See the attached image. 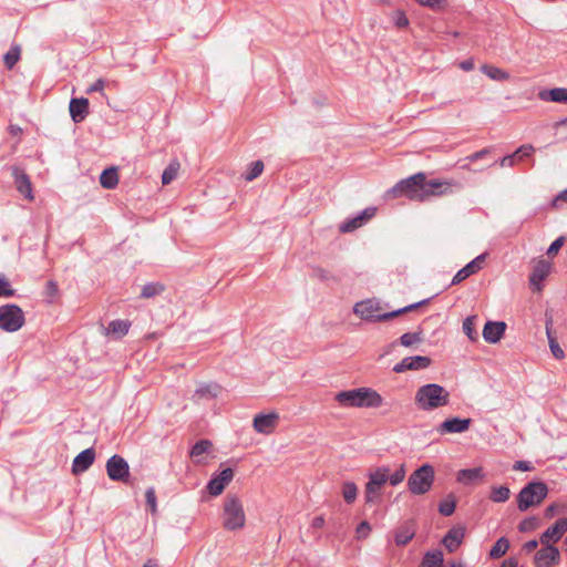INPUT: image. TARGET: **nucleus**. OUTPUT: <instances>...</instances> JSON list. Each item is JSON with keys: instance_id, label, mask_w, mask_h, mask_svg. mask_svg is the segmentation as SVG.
Returning <instances> with one entry per match:
<instances>
[{"instance_id": "obj_1", "label": "nucleus", "mask_w": 567, "mask_h": 567, "mask_svg": "<svg viewBox=\"0 0 567 567\" xmlns=\"http://www.w3.org/2000/svg\"><path fill=\"white\" fill-rule=\"evenodd\" d=\"M334 400L343 408H380L383 398L371 388H358L340 391Z\"/></svg>"}, {"instance_id": "obj_2", "label": "nucleus", "mask_w": 567, "mask_h": 567, "mask_svg": "<svg viewBox=\"0 0 567 567\" xmlns=\"http://www.w3.org/2000/svg\"><path fill=\"white\" fill-rule=\"evenodd\" d=\"M414 403L421 411H434L450 403V392L437 383H427L416 390Z\"/></svg>"}, {"instance_id": "obj_3", "label": "nucleus", "mask_w": 567, "mask_h": 567, "mask_svg": "<svg viewBox=\"0 0 567 567\" xmlns=\"http://www.w3.org/2000/svg\"><path fill=\"white\" fill-rule=\"evenodd\" d=\"M425 302H426V300H423V301L403 307V308L394 310V311L381 313L380 312L381 307H380L379 302H377L372 299H367V300L357 302L353 307V312L358 317H360L362 320L370 321V322H381V321H386L394 317H398L401 313L411 311L412 309H415L416 307H419Z\"/></svg>"}, {"instance_id": "obj_4", "label": "nucleus", "mask_w": 567, "mask_h": 567, "mask_svg": "<svg viewBox=\"0 0 567 567\" xmlns=\"http://www.w3.org/2000/svg\"><path fill=\"white\" fill-rule=\"evenodd\" d=\"M425 182L426 177L424 173L414 174L396 183L391 189L388 190V196L391 198L405 196L411 200L425 202L427 200Z\"/></svg>"}, {"instance_id": "obj_5", "label": "nucleus", "mask_w": 567, "mask_h": 567, "mask_svg": "<svg viewBox=\"0 0 567 567\" xmlns=\"http://www.w3.org/2000/svg\"><path fill=\"white\" fill-rule=\"evenodd\" d=\"M223 526L227 530L241 529L246 523V515L241 501L237 495L228 494L224 499Z\"/></svg>"}, {"instance_id": "obj_6", "label": "nucleus", "mask_w": 567, "mask_h": 567, "mask_svg": "<svg viewBox=\"0 0 567 567\" xmlns=\"http://www.w3.org/2000/svg\"><path fill=\"white\" fill-rule=\"evenodd\" d=\"M548 486L544 482H529L517 495V508L526 512L530 507L538 506L548 495Z\"/></svg>"}, {"instance_id": "obj_7", "label": "nucleus", "mask_w": 567, "mask_h": 567, "mask_svg": "<svg viewBox=\"0 0 567 567\" xmlns=\"http://www.w3.org/2000/svg\"><path fill=\"white\" fill-rule=\"evenodd\" d=\"M434 483V470L430 464H424L415 470L408 480V486L412 494L423 495L429 492Z\"/></svg>"}, {"instance_id": "obj_8", "label": "nucleus", "mask_w": 567, "mask_h": 567, "mask_svg": "<svg viewBox=\"0 0 567 567\" xmlns=\"http://www.w3.org/2000/svg\"><path fill=\"white\" fill-rule=\"evenodd\" d=\"M25 322L24 312L13 303L0 307V329L7 332L20 330Z\"/></svg>"}, {"instance_id": "obj_9", "label": "nucleus", "mask_w": 567, "mask_h": 567, "mask_svg": "<svg viewBox=\"0 0 567 567\" xmlns=\"http://www.w3.org/2000/svg\"><path fill=\"white\" fill-rule=\"evenodd\" d=\"M368 477L369 481L364 489L365 503H375L380 497L382 486L389 480V468L385 466L378 467L375 471L370 472Z\"/></svg>"}, {"instance_id": "obj_10", "label": "nucleus", "mask_w": 567, "mask_h": 567, "mask_svg": "<svg viewBox=\"0 0 567 567\" xmlns=\"http://www.w3.org/2000/svg\"><path fill=\"white\" fill-rule=\"evenodd\" d=\"M462 183L455 179H430L425 182V188L427 193V199L431 197L447 196L456 190L462 189Z\"/></svg>"}, {"instance_id": "obj_11", "label": "nucleus", "mask_w": 567, "mask_h": 567, "mask_svg": "<svg viewBox=\"0 0 567 567\" xmlns=\"http://www.w3.org/2000/svg\"><path fill=\"white\" fill-rule=\"evenodd\" d=\"M106 473L111 481L126 483L130 478V465L127 461L117 454L106 461Z\"/></svg>"}, {"instance_id": "obj_12", "label": "nucleus", "mask_w": 567, "mask_h": 567, "mask_svg": "<svg viewBox=\"0 0 567 567\" xmlns=\"http://www.w3.org/2000/svg\"><path fill=\"white\" fill-rule=\"evenodd\" d=\"M560 561V553L557 547L553 545H543L534 557L536 567H551L558 565Z\"/></svg>"}, {"instance_id": "obj_13", "label": "nucleus", "mask_w": 567, "mask_h": 567, "mask_svg": "<svg viewBox=\"0 0 567 567\" xmlns=\"http://www.w3.org/2000/svg\"><path fill=\"white\" fill-rule=\"evenodd\" d=\"M377 213L375 207H368L359 213L357 216L347 219L339 226L341 233H351L362 227L367 221L374 217Z\"/></svg>"}, {"instance_id": "obj_14", "label": "nucleus", "mask_w": 567, "mask_h": 567, "mask_svg": "<svg viewBox=\"0 0 567 567\" xmlns=\"http://www.w3.org/2000/svg\"><path fill=\"white\" fill-rule=\"evenodd\" d=\"M431 358L425 355L406 357L393 367L395 373H402L408 370H423L431 365Z\"/></svg>"}, {"instance_id": "obj_15", "label": "nucleus", "mask_w": 567, "mask_h": 567, "mask_svg": "<svg viewBox=\"0 0 567 567\" xmlns=\"http://www.w3.org/2000/svg\"><path fill=\"white\" fill-rule=\"evenodd\" d=\"M472 424V419H460V417H451L443 421L436 427V432L441 435L452 434V433H464L466 432Z\"/></svg>"}, {"instance_id": "obj_16", "label": "nucleus", "mask_w": 567, "mask_h": 567, "mask_svg": "<svg viewBox=\"0 0 567 567\" xmlns=\"http://www.w3.org/2000/svg\"><path fill=\"white\" fill-rule=\"evenodd\" d=\"M234 478V471L231 468H225L219 474L213 476L207 484V489L212 496H218L223 493L225 487Z\"/></svg>"}, {"instance_id": "obj_17", "label": "nucleus", "mask_w": 567, "mask_h": 567, "mask_svg": "<svg viewBox=\"0 0 567 567\" xmlns=\"http://www.w3.org/2000/svg\"><path fill=\"white\" fill-rule=\"evenodd\" d=\"M11 171L18 192L28 200H33L32 184L27 173L19 166H12Z\"/></svg>"}, {"instance_id": "obj_18", "label": "nucleus", "mask_w": 567, "mask_h": 567, "mask_svg": "<svg viewBox=\"0 0 567 567\" xmlns=\"http://www.w3.org/2000/svg\"><path fill=\"white\" fill-rule=\"evenodd\" d=\"M567 532V517H561L556 523L548 527L540 536L539 542L542 545H550V542H558Z\"/></svg>"}, {"instance_id": "obj_19", "label": "nucleus", "mask_w": 567, "mask_h": 567, "mask_svg": "<svg viewBox=\"0 0 567 567\" xmlns=\"http://www.w3.org/2000/svg\"><path fill=\"white\" fill-rule=\"evenodd\" d=\"M279 415L276 412L268 414H257L254 417V429L256 432L261 434H270L277 426Z\"/></svg>"}, {"instance_id": "obj_20", "label": "nucleus", "mask_w": 567, "mask_h": 567, "mask_svg": "<svg viewBox=\"0 0 567 567\" xmlns=\"http://www.w3.org/2000/svg\"><path fill=\"white\" fill-rule=\"evenodd\" d=\"M95 461V451L89 447L79 453L72 463V473L78 475L86 472Z\"/></svg>"}, {"instance_id": "obj_21", "label": "nucleus", "mask_w": 567, "mask_h": 567, "mask_svg": "<svg viewBox=\"0 0 567 567\" xmlns=\"http://www.w3.org/2000/svg\"><path fill=\"white\" fill-rule=\"evenodd\" d=\"M551 265L545 259L538 260L529 276V282L534 290L539 291L542 289V281L549 275Z\"/></svg>"}, {"instance_id": "obj_22", "label": "nucleus", "mask_w": 567, "mask_h": 567, "mask_svg": "<svg viewBox=\"0 0 567 567\" xmlns=\"http://www.w3.org/2000/svg\"><path fill=\"white\" fill-rule=\"evenodd\" d=\"M465 538V527H452L442 539V544L450 553L456 551Z\"/></svg>"}, {"instance_id": "obj_23", "label": "nucleus", "mask_w": 567, "mask_h": 567, "mask_svg": "<svg viewBox=\"0 0 567 567\" xmlns=\"http://www.w3.org/2000/svg\"><path fill=\"white\" fill-rule=\"evenodd\" d=\"M485 254L478 255L472 261H470L466 266L460 269L452 279V285H458L471 275L476 274L481 268L485 260Z\"/></svg>"}, {"instance_id": "obj_24", "label": "nucleus", "mask_w": 567, "mask_h": 567, "mask_svg": "<svg viewBox=\"0 0 567 567\" xmlns=\"http://www.w3.org/2000/svg\"><path fill=\"white\" fill-rule=\"evenodd\" d=\"M415 533V523L413 520H406L394 530V542L398 546H405L414 538Z\"/></svg>"}, {"instance_id": "obj_25", "label": "nucleus", "mask_w": 567, "mask_h": 567, "mask_svg": "<svg viewBox=\"0 0 567 567\" xmlns=\"http://www.w3.org/2000/svg\"><path fill=\"white\" fill-rule=\"evenodd\" d=\"M505 330V322L487 321L483 329V338L488 343H496L503 338Z\"/></svg>"}, {"instance_id": "obj_26", "label": "nucleus", "mask_w": 567, "mask_h": 567, "mask_svg": "<svg viewBox=\"0 0 567 567\" xmlns=\"http://www.w3.org/2000/svg\"><path fill=\"white\" fill-rule=\"evenodd\" d=\"M220 393L219 384L215 382L210 383H200L198 388L195 390L192 400L195 403H199L202 400H213L218 396Z\"/></svg>"}, {"instance_id": "obj_27", "label": "nucleus", "mask_w": 567, "mask_h": 567, "mask_svg": "<svg viewBox=\"0 0 567 567\" xmlns=\"http://www.w3.org/2000/svg\"><path fill=\"white\" fill-rule=\"evenodd\" d=\"M69 110L72 121L81 123L89 114V100L85 97L72 99Z\"/></svg>"}, {"instance_id": "obj_28", "label": "nucleus", "mask_w": 567, "mask_h": 567, "mask_svg": "<svg viewBox=\"0 0 567 567\" xmlns=\"http://www.w3.org/2000/svg\"><path fill=\"white\" fill-rule=\"evenodd\" d=\"M130 327L131 322L128 320H113L109 323L107 328H105V334H111L114 339H121L127 334Z\"/></svg>"}, {"instance_id": "obj_29", "label": "nucleus", "mask_w": 567, "mask_h": 567, "mask_svg": "<svg viewBox=\"0 0 567 567\" xmlns=\"http://www.w3.org/2000/svg\"><path fill=\"white\" fill-rule=\"evenodd\" d=\"M538 96L542 101L567 103V89L555 87L550 90H544L539 92Z\"/></svg>"}, {"instance_id": "obj_30", "label": "nucleus", "mask_w": 567, "mask_h": 567, "mask_svg": "<svg viewBox=\"0 0 567 567\" xmlns=\"http://www.w3.org/2000/svg\"><path fill=\"white\" fill-rule=\"evenodd\" d=\"M483 470L481 467L465 468L457 473V481L465 485L472 484L477 480L483 478Z\"/></svg>"}, {"instance_id": "obj_31", "label": "nucleus", "mask_w": 567, "mask_h": 567, "mask_svg": "<svg viewBox=\"0 0 567 567\" xmlns=\"http://www.w3.org/2000/svg\"><path fill=\"white\" fill-rule=\"evenodd\" d=\"M100 183L102 187L106 189H113L118 184V175L115 167L106 168L100 176Z\"/></svg>"}, {"instance_id": "obj_32", "label": "nucleus", "mask_w": 567, "mask_h": 567, "mask_svg": "<svg viewBox=\"0 0 567 567\" xmlns=\"http://www.w3.org/2000/svg\"><path fill=\"white\" fill-rule=\"evenodd\" d=\"M444 561L443 553L440 549L426 551L421 567H440Z\"/></svg>"}, {"instance_id": "obj_33", "label": "nucleus", "mask_w": 567, "mask_h": 567, "mask_svg": "<svg viewBox=\"0 0 567 567\" xmlns=\"http://www.w3.org/2000/svg\"><path fill=\"white\" fill-rule=\"evenodd\" d=\"M509 540L506 537L498 538L489 550V557L492 559H498L503 557L509 549Z\"/></svg>"}, {"instance_id": "obj_34", "label": "nucleus", "mask_w": 567, "mask_h": 567, "mask_svg": "<svg viewBox=\"0 0 567 567\" xmlns=\"http://www.w3.org/2000/svg\"><path fill=\"white\" fill-rule=\"evenodd\" d=\"M181 168V164L177 159L171 161L167 167L164 169L162 174V183L163 185H168L172 183L178 175Z\"/></svg>"}, {"instance_id": "obj_35", "label": "nucleus", "mask_w": 567, "mask_h": 567, "mask_svg": "<svg viewBox=\"0 0 567 567\" xmlns=\"http://www.w3.org/2000/svg\"><path fill=\"white\" fill-rule=\"evenodd\" d=\"M481 71L492 80L506 81L509 79V74L507 72L493 65L484 64L482 65Z\"/></svg>"}, {"instance_id": "obj_36", "label": "nucleus", "mask_w": 567, "mask_h": 567, "mask_svg": "<svg viewBox=\"0 0 567 567\" xmlns=\"http://www.w3.org/2000/svg\"><path fill=\"white\" fill-rule=\"evenodd\" d=\"M511 496V491L507 486H493L491 489L489 498L494 503H505Z\"/></svg>"}, {"instance_id": "obj_37", "label": "nucleus", "mask_w": 567, "mask_h": 567, "mask_svg": "<svg viewBox=\"0 0 567 567\" xmlns=\"http://www.w3.org/2000/svg\"><path fill=\"white\" fill-rule=\"evenodd\" d=\"M476 319V316H470L465 318V320L463 321V332L467 336V338L471 341H476L478 339V333L475 329Z\"/></svg>"}, {"instance_id": "obj_38", "label": "nucleus", "mask_w": 567, "mask_h": 567, "mask_svg": "<svg viewBox=\"0 0 567 567\" xmlns=\"http://www.w3.org/2000/svg\"><path fill=\"white\" fill-rule=\"evenodd\" d=\"M342 496L346 503L352 504L358 496V486L353 482H344L342 484Z\"/></svg>"}, {"instance_id": "obj_39", "label": "nucleus", "mask_w": 567, "mask_h": 567, "mask_svg": "<svg viewBox=\"0 0 567 567\" xmlns=\"http://www.w3.org/2000/svg\"><path fill=\"white\" fill-rule=\"evenodd\" d=\"M164 291V286L159 282H148L143 286L141 291L142 298H152Z\"/></svg>"}, {"instance_id": "obj_40", "label": "nucleus", "mask_w": 567, "mask_h": 567, "mask_svg": "<svg viewBox=\"0 0 567 567\" xmlns=\"http://www.w3.org/2000/svg\"><path fill=\"white\" fill-rule=\"evenodd\" d=\"M456 507L455 498L452 495H449L445 499H443L439 505V512L443 516H451Z\"/></svg>"}, {"instance_id": "obj_41", "label": "nucleus", "mask_w": 567, "mask_h": 567, "mask_svg": "<svg viewBox=\"0 0 567 567\" xmlns=\"http://www.w3.org/2000/svg\"><path fill=\"white\" fill-rule=\"evenodd\" d=\"M212 447V442L208 440H200L196 442L192 450H190V456L192 457H199Z\"/></svg>"}, {"instance_id": "obj_42", "label": "nucleus", "mask_w": 567, "mask_h": 567, "mask_svg": "<svg viewBox=\"0 0 567 567\" xmlns=\"http://www.w3.org/2000/svg\"><path fill=\"white\" fill-rule=\"evenodd\" d=\"M422 341L420 332H406L400 337V343L403 347H412Z\"/></svg>"}, {"instance_id": "obj_43", "label": "nucleus", "mask_w": 567, "mask_h": 567, "mask_svg": "<svg viewBox=\"0 0 567 567\" xmlns=\"http://www.w3.org/2000/svg\"><path fill=\"white\" fill-rule=\"evenodd\" d=\"M20 59V49L18 47L11 48L4 54V64L8 69H12Z\"/></svg>"}, {"instance_id": "obj_44", "label": "nucleus", "mask_w": 567, "mask_h": 567, "mask_svg": "<svg viewBox=\"0 0 567 567\" xmlns=\"http://www.w3.org/2000/svg\"><path fill=\"white\" fill-rule=\"evenodd\" d=\"M539 525V520L537 517H527L525 519H523L519 524H518V530L520 533H527V532H532V530H535Z\"/></svg>"}, {"instance_id": "obj_45", "label": "nucleus", "mask_w": 567, "mask_h": 567, "mask_svg": "<svg viewBox=\"0 0 567 567\" xmlns=\"http://www.w3.org/2000/svg\"><path fill=\"white\" fill-rule=\"evenodd\" d=\"M264 171V163L261 161H256L250 164L249 171L245 176V179L248 182L257 178Z\"/></svg>"}, {"instance_id": "obj_46", "label": "nucleus", "mask_w": 567, "mask_h": 567, "mask_svg": "<svg viewBox=\"0 0 567 567\" xmlns=\"http://www.w3.org/2000/svg\"><path fill=\"white\" fill-rule=\"evenodd\" d=\"M547 337H548L549 348H550L553 355L556 359H559V360L563 359L565 357L564 350L560 348V346L558 344L556 339L550 334V331L548 328H547Z\"/></svg>"}, {"instance_id": "obj_47", "label": "nucleus", "mask_w": 567, "mask_h": 567, "mask_svg": "<svg viewBox=\"0 0 567 567\" xmlns=\"http://www.w3.org/2000/svg\"><path fill=\"white\" fill-rule=\"evenodd\" d=\"M145 501L152 514L157 512V501L154 487H148L145 492Z\"/></svg>"}, {"instance_id": "obj_48", "label": "nucleus", "mask_w": 567, "mask_h": 567, "mask_svg": "<svg viewBox=\"0 0 567 567\" xmlns=\"http://www.w3.org/2000/svg\"><path fill=\"white\" fill-rule=\"evenodd\" d=\"M392 21L399 29L406 28L409 25V19L402 10H395L392 13Z\"/></svg>"}, {"instance_id": "obj_49", "label": "nucleus", "mask_w": 567, "mask_h": 567, "mask_svg": "<svg viewBox=\"0 0 567 567\" xmlns=\"http://www.w3.org/2000/svg\"><path fill=\"white\" fill-rule=\"evenodd\" d=\"M13 295L14 289L11 288L8 278L0 274V297H12Z\"/></svg>"}, {"instance_id": "obj_50", "label": "nucleus", "mask_w": 567, "mask_h": 567, "mask_svg": "<svg viewBox=\"0 0 567 567\" xmlns=\"http://www.w3.org/2000/svg\"><path fill=\"white\" fill-rule=\"evenodd\" d=\"M405 477V468H404V465H400V467L392 474L389 473V482L392 486H396L399 485L400 483L403 482Z\"/></svg>"}, {"instance_id": "obj_51", "label": "nucleus", "mask_w": 567, "mask_h": 567, "mask_svg": "<svg viewBox=\"0 0 567 567\" xmlns=\"http://www.w3.org/2000/svg\"><path fill=\"white\" fill-rule=\"evenodd\" d=\"M371 526L367 520L361 522L355 529L357 538L364 539L369 536Z\"/></svg>"}, {"instance_id": "obj_52", "label": "nucleus", "mask_w": 567, "mask_h": 567, "mask_svg": "<svg viewBox=\"0 0 567 567\" xmlns=\"http://www.w3.org/2000/svg\"><path fill=\"white\" fill-rule=\"evenodd\" d=\"M105 85H106V81L104 79H97L93 84H91L87 89H86V93L87 94H91V93H94V92H99L101 93L102 95H104V89H105Z\"/></svg>"}, {"instance_id": "obj_53", "label": "nucleus", "mask_w": 567, "mask_h": 567, "mask_svg": "<svg viewBox=\"0 0 567 567\" xmlns=\"http://www.w3.org/2000/svg\"><path fill=\"white\" fill-rule=\"evenodd\" d=\"M534 147L532 145H523L518 147L514 154H516V158L522 159L524 157H528L533 154Z\"/></svg>"}, {"instance_id": "obj_54", "label": "nucleus", "mask_w": 567, "mask_h": 567, "mask_svg": "<svg viewBox=\"0 0 567 567\" xmlns=\"http://www.w3.org/2000/svg\"><path fill=\"white\" fill-rule=\"evenodd\" d=\"M564 237H558L557 239H555L551 245L549 246V248L547 249V255L548 256H554L556 255L559 249L563 247L564 245Z\"/></svg>"}, {"instance_id": "obj_55", "label": "nucleus", "mask_w": 567, "mask_h": 567, "mask_svg": "<svg viewBox=\"0 0 567 567\" xmlns=\"http://www.w3.org/2000/svg\"><path fill=\"white\" fill-rule=\"evenodd\" d=\"M489 152H491V150H489V148H483V150H481V151H478V152H475V153H473V154H471V155L466 156V157L464 158V161H467V162H470V163H471V162H476V161H478V159H481V158L485 157L487 154H489Z\"/></svg>"}, {"instance_id": "obj_56", "label": "nucleus", "mask_w": 567, "mask_h": 567, "mask_svg": "<svg viewBox=\"0 0 567 567\" xmlns=\"http://www.w3.org/2000/svg\"><path fill=\"white\" fill-rule=\"evenodd\" d=\"M516 161V154L506 155L503 158H501L498 162H496L499 167H512L514 166Z\"/></svg>"}, {"instance_id": "obj_57", "label": "nucleus", "mask_w": 567, "mask_h": 567, "mask_svg": "<svg viewBox=\"0 0 567 567\" xmlns=\"http://www.w3.org/2000/svg\"><path fill=\"white\" fill-rule=\"evenodd\" d=\"M421 6L427 7L431 9H437L440 8L445 0H416Z\"/></svg>"}, {"instance_id": "obj_58", "label": "nucleus", "mask_w": 567, "mask_h": 567, "mask_svg": "<svg viewBox=\"0 0 567 567\" xmlns=\"http://www.w3.org/2000/svg\"><path fill=\"white\" fill-rule=\"evenodd\" d=\"M513 468L515 471L527 472V471H532L533 466L530 465V463L528 461H517L513 465Z\"/></svg>"}, {"instance_id": "obj_59", "label": "nucleus", "mask_w": 567, "mask_h": 567, "mask_svg": "<svg viewBox=\"0 0 567 567\" xmlns=\"http://www.w3.org/2000/svg\"><path fill=\"white\" fill-rule=\"evenodd\" d=\"M58 293V285L55 281L53 280H50L48 281L47 284V295L52 299L56 296Z\"/></svg>"}, {"instance_id": "obj_60", "label": "nucleus", "mask_w": 567, "mask_h": 567, "mask_svg": "<svg viewBox=\"0 0 567 567\" xmlns=\"http://www.w3.org/2000/svg\"><path fill=\"white\" fill-rule=\"evenodd\" d=\"M560 202H567V188L560 192L551 202L553 207L558 208Z\"/></svg>"}, {"instance_id": "obj_61", "label": "nucleus", "mask_w": 567, "mask_h": 567, "mask_svg": "<svg viewBox=\"0 0 567 567\" xmlns=\"http://www.w3.org/2000/svg\"><path fill=\"white\" fill-rule=\"evenodd\" d=\"M538 546V542L536 539H532V540H528L526 542L524 545H523V550H525L526 553H532L533 550H535Z\"/></svg>"}, {"instance_id": "obj_62", "label": "nucleus", "mask_w": 567, "mask_h": 567, "mask_svg": "<svg viewBox=\"0 0 567 567\" xmlns=\"http://www.w3.org/2000/svg\"><path fill=\"white\" fill-rule=\"evenodd\" d=\"M460 68L463 70V71H472L474 69V61L473 59H467V60H464L460 63Z\"/></svg>"}, {"instance_id": "obj_63", "label": "nucleus", "mask_w": 567, "mask_h": 567, "mask_svg": "<svg viewBox=\"0 0 567 567\" xmlns=\"http://www.w3.org/2000/svg\"><path fill=\"white\" fill-rule=\"evenodd\" d=\"M324 523H326V520H324L323 516H317L312 519L311 526L313 528H321V527H323Z\"/></svg>"}, {"instance_id": "obj_64", "label": "nucleus", "mask_w": 567, "mask_h": 567, "mask_svg": "<svg viewBox=\"0 0 567 567\" xmlns=\"http://www.w3.org/2000/svg\"><path fill=\"white\" fill-rule=\"evenodd\" d=\"M556 511H557V505H556V504H551V505H549V506L545 509V517H546V518H551V517H554V515L556 514Z\"/></svg>"}]
</instances>
